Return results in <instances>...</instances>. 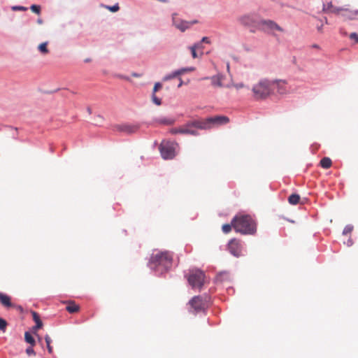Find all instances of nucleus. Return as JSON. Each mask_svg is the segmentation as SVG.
<instances>
[{"label":"nucleus","instance_id":"f257e3e1","mask_svg":"<svg viewBox=\"0 0 358 358\" xmlns=\"http://www.w3.org/2000/svg\"><path fill=\"white\" fill-rule=\"evenodd\" d=\"M172 259V255L169 252H157L152 255L148 266L155 271L156 275H162L171 268Z\"/></svg>","mask_w":358,"mask_h":358},{"label":"nucleus","instance_id":"f03ea898","mask_svg":"<svg viewBox=\"0 0 358 358\" xmlns=\"http://www.w3.org/2000/svg\"><path fill=\"white\" fill-rule=\"evenodd\" d=\"M232 226L236 232L243 234H254L256 232L255 221L250 215L235 216L232 220Z\"/></svg>","mask_w":358,"mask_h":358},{"label":"nucleus","instance_id":"7ed1b4c3","mask_svg":"<svg viewBox=\"0 0 358 358\" xmlns=\"http://www.w3.org/2000/svg\"><path fill=\"white\" fill-rule=\"evenodd\" d=\"M273 91V82L268 79H261L252 87L253 98L262 100L269 96Z\"/></svg>","mask_w":358,"mask_h":358},{"label":"nucleus","instance_id":"20e7f679","mask_svg":"<svg viewBox=\"0 0 358 358\" xmlns=\"http://www.w3.org/2000/svg\"><path fill=\"white\" fill-rule=\"evenodd\" d=\"M261 16L257 12L245 13L238 17V22L243 27L250 29L251 32H255L259 27Z\"/></svg>","mask_w":358,"mask_h":358},{"label":"nucleus","instance_id":"39448f33","mask_svg":"<svg viewBox=\"0 0 358 358\" xmlns=\"http://www.w3.org/2000/svg\"><path fill=\"white\" fill-rule=\"evenodd\" d=\"M178 144L176 142L163 141L159 146L162 157L164 159H171L176 155Z\"/></svg>","mask_w":358,"mask_h":358},{"label":"nucleus","instance_id":"423d86ee","mask_svg":"<svg viewBox=\"0 0 358 358\" xmlns=\"http://www.w3.org/2000/svg\"><path fill=\"white\" fill-rule=\"evenodd\" d=\"M204 273L199 269H192L189 271L187 277L189 284L192 288H201L204 283Z\"/></svg>","mask_w":358,"mask_h":358},{"label":"nucleus","instance_id":"0eeeda50","mask_svg":"<svg viewBox=\"0 0 358 358\" xmlns=\"http://www.w3.org/2000/svg\"><path fill=\"white\" fill-rule=\"evenodd\" d=\"M229 121V118L226 116L210 117L205 120L200 121V125L202 127L201 129H209L214 126L224 124Z\"/></svg>","mask_w":358,"mask_h":358},{"label":"nucleus","instance_id":"6e6552de","mask_svg":"<svg viewBox=\"0 0 358 358\" xmlns=\"http://www.w3.org/2000/svg\"><path fill=\"white\" fill-rule=\"evenodd\" d=\"M259 31L271 33V31L276 30L278 31H283V29L280 27L276 22L271 20L261 19L258 29Z\"/></svg>","mask_w":358,"mask_h":358},{"label":"nucleus","instance_id":"1a4fd4ad","mask_svg":"<svg viewBox=\"0 0 358 358\" xmlns=\"http://www.w3.org/2000/svg\"><path fill=\"white\" fill-rule=\"evenodd\" d=\"M209 301L208 296H195L189 301V304L195 313H198L205 309Z\"/></svg>","mask_w":358,"mask_h":358},{"label":"nucleus","instance_id":"9d476101","mask_svg":"<svg viewBox=\"0 0 358 358\" xmlns=\"http://www.w3.org/2000/svg\"><path fill=\"white\" fill-rule=\"evenodd\" d=\"M189 127H194L195 128L200 129L202 127L200 125V120L190 121L184 125L179 127L172 128L169 130L171 134H188V130Z\"/></svg>","mask_w":358,"mask_h":358},{"label":"nucleus","instance_id":"9b49d317","mask_svg":"<svg viewBox=\"0 0 358 358\" xmlns=\"http://www.w3.org/2000/svg\"><path fill=\"white\" fill-rule=\"evenodd\" d=\"M228 250L234 257H238L243 255V244L236 239H231L228 243Z\"/></svg>","mask_w":358,"mask_h":358},{"label":"nucleus","instance_id":"f8f14e48","mask_svg":"<svg viewBox=\"0 0 358 358\" xmlns=\"http://www.w3.org/2000/svg\"><path fill=\"white\" fill-rule=\"evenodd\" d=\"M172 23L176 28H177L182 32L185 31L190 27L189 22L177 18L176 13H173L172 15Z\"/></svg>","mask_w":358,"mask_h":358},{"label":"nucleus","instance_id":"ddd939ff","mask_svg":"<svg viewBox=\"0 0 358 358\" xmlns=\"http://www.w3.org/2000/svg\"><path fill=\"white\" fill-rule=\"evenodd\" d=\"M272 81L273 82V88L275 87L278 93L280 94H285L289 92L287 83L285 80H273Z\"/></svg>","mask_w":358,"mask_h":358},{"label":"nucleus","instance_id":"4468645a","mask_svg":"<svg viewBox=\"0 0 358 358\" xmlns=\"http://www.w3.org/2000/svg\"><path fill=\"white\" fill-rule=\"evenodd\" d=\"M224 78V76L222 73H217V75L213 76L211 77H205L203 80L210 79L211 80V84L214 87H223L222 80Z\"/></svg>","mask_w":358,"mask_h":358},{"label":"nucleus","instance_id":"2eb2a0df","mask_svg":"<svg viewBox=\"0 0 358 358\" xmlns=\"http://www.w3.org/2000/svg\"><path fill=\"white\" fill-rule=\"evenodd\" d=\"M116 128L117 130H119L120 131H123L127 134L134 133L138 129L137 126L130 125V124L117 125Z\"/></svg>","mask_w":358,"mask_h":358},{"label":"nucleus","instance_id":"dca6fc26","mask_svg":"<svg viewBox=\"0 0 358 358\" xmlns=\"http://www.w3.org/2000/svg\"><path fill=\"white\" fill-rule=\"evenodd\" d=\"M341 15L348 20H355L358 15V10H351L347 8Z\"/></svg>","mask_w":358,"mask_h":358},{"label":"nucleus","instance_id":"f3484780","mask_svg":"<svg viewBox=\"0 0 358 358\" xmlns=\"http://www.w3.org/2000/svg\"><path fill=\"white\" fill-rule=\"evenodd\" d=\"M185 70H186L185 69H180L171 72V73H169V74L166 75L163 78L162 80H163V81H167V80H171L173 78H175L177 76H178L181 75L182 73H183Z\"/></svg>","mask_w":358,"mask_h":358},{"label":"nucleus","instance_id":"a211bd4d","mask_svg":"<svg viewBox=\"0 0 358 358\" xmlns=\"http://www.w3.org/2000/svg\"><path fill=\"white\" fill-rule=\"evenodd\" d=\"M230 279V274L229 272L222 271L218 273L215 278L216 282H222Z\"/></svg>","mask_w":358,"mask_h":358},{"label":"nucleus","instance_id":"6ab92c4d","mask_svg":"<svg viewBox=\"0 0 358 358\" xmlns=\"http://www.w3.org/2000/svg\"><path fill=\"white\" fill-rule=\"evenodd\" d=\"M200 48H203V45L201 42L196 43L194 45H192V46L189 47V49L191 51L192 56L193 58L195 59V58L198 57V55H197L196 50V49H200Z\"/></svg>","mask_w":358,"mask_h":358},{"label":"nucleus","instance_id":"aec40b11","mask_svg":"<svg viewBox=\"0 0 358 358\" xmlns=\"http://www.w3.org/2000/svg\"><path fill=\"white\" fill-rule=\"evenodd\" d=\"M0 302L6 307H10L12 303L10 302V297L6 294L0 292Z\"/></svg>","mask_w":358,"mask_h":358},{"label":"nucleus","instance_id":"412c9836","mask_svg":"<svg viewBox=\"0 0 358 358\" xmlns=\"http://www.w3.org/2000/svg\"><path fill=\"white\" fill-rule=\"evenodd\" d=\"M33 320L36 323L34 329H40L43 326V323L40 319L39 315L36 312H32Z\"/></svg>","mask_w":358,"mask_h":358},{"label":"nucleus","instance_id":"4be33fe9","mask_svg":"<svg viewBox=\"0 0 358 358\" xmlns=\"http://www.w3.org/2000/svg\"><path fill=\"white\" fill-rule=\"evenodd\" d=\"M157 122L162 124L171 125L175 122V120L171 117H161L157 120Z\"/></svg>","mask_w":358,"mask_h":358},{"label":"nucleus","instance_id":"5701e85b","mask_svg":"<svg viewBox=\"0 0 358 358\" xmlns=\"http://www.w3.org/2000/svg\"><path fill=\"white\" fill-rule=\"evenodd\" d=\"M68 312L71 313H76L79 310V306L74 302H70L69 304L66 307Z\"/></svg>","mask_w":358,"mask_h":358},{"label":"nucleus","instance_id":"b1692460","mask_svg":"<svg viewBox=\"0 0 358 358\" xmlns=\"http://www.w3.org/2000/svg\"><path fill=\"white\" fill-rule=\"evenodd\" d=\"M300 196L299 194H292L288 198V201L292 205H296L299 202Z\"/></svg>","mask_w":358,"mask_h":358},{"label":"nucleus","instance_id":"393cba45","mask_svg":"<svg viewBox=\"0 0 358 358\" xmlns=\"http://www.w3.org/2000/svg\"><path fill=\"white\" fill-rule=\"evenodd\" d=\"M320 165L324 169H329L331 166V160L329 157H324L320 161Z\"/></svg>","mask_w":358,"mask_h":358},{"label":"nucleus","instance_id":"a878e982","mask_svg":"<svg viewBox=\"0 0 358 358\" xmlns=\"http://www.w3.org/2000/svg\"><path fill=\"white\" fill-rule=\"evenodd\" d=\"M24 339H25V341L27 343H29L31 346H34L35 345V340L29 332H28V331L25 332Z\"/></svg>","mask_w":358,"mask_h":358},{"label":"nucleus","instance_id":"bb28decb","mask_svg":"<svg viewBox=\"0 0 358 358\" xmlns=\"http://www.w3.org/2000/svg\"><path fill=\"white\" fill-rule=\"evenodd\" d=\"M231 86L234 87L237 90L244 88V87L249 90V87L245 85L243 83L229 84V85H226V87H231Z\"/></svg>","mask_w":358,"mask_h":358},{"label":"nucleus","instance_id":"cd10ccee","mask_svg":"<svg viewBox=\"0 0 358 358\" xmlns=\"http://www.w3.org/2000/svg\"><path fill=\"white\" fill-rule=\"evenodd\" d=\"M344 10H347V8L343 7H333L332 9L330 10V13H335L337 15H341V12H344Z\"/></svg>","mask_w":358,"mask_h":358},{"label":"nucleus","instance_id":"c85d7f7f","mask_svg":"<svg viewBox=\"0 0 358 358\" xmlns=\"http://www.w3.org/2000/svg\"><path fill=\"white\" fill-rule=\"evenodd\" d=\"M38 50L43 54H46L48 52V50L47 48V42L42 43L38 45Z\"/></svg>","mask_w":358,"mask_h":358},{"label":"nucleus","instance_id":"c756f323","mask_svg":"<svg viewBox=\"0 0 358 358\" xmlns=\"http://www.w3.org/2000/svg\"><path fill=\"white\" fill-rule=\"evenodd\" d=\"M334 7L331 2H329L327 4H323L322 11L325 13H330V10Z\"/></svg>","mask_w":358,"mask_h":358},{"label":"nucleus","instance_id":"7c9ffc66","mask_svg":"<svg viewBox=\"0 0 358 358\" xmlns=\"http://www.w3.org/2000/svg\"><path fill=\"white\" fill-rule=\"evenodd\" d=\"M152 101L157 106H160L162 104L161 99L158 98L154 93L152 94Z\"/></svg>","mask_w":358,"mask_h":358},{"label":"nucleus","instance_id":"2f4dec72","mask_svg":"<svg viewBox=\"0 0 358 358\" xmlns=\"http://www.w3.org/2000/svg\"><path fill=\"white\" fill-rule=\"evenodd\" d=\"M352 230H353V226L351 224H348L345 227V228L343 231V234L347 235V234L351 233Z\"/></svg>","mask_w":358,"mask_h":358},{"label":"nucleus","instance_id":"473e14b6","mask_svg":"<svg viewBox=\"0 0 358 358\" xmlns=\"http://www.w3.org/2000/svg\"><path fill=\"white\" fill-rule=\"evenodd\" d=\"M320 22H321V24L320 25H318L317 27V29L319 32H322V27H323V24L325 23V24H328V20H327V17H324V20H322V19H320L319 20Z\"/></svg>","mask_w":358,"mask_h":358},{"label":"nucleus","instance_id":"72a5a7b5","mask_svg":"<svg viewBox=\"0 0 358 358\" xmlns=\"http://www.w3.org/2000/svg\"><path fill=\"white\" fill-rule=\"evenodd\" d=\"M106 8L108 9L110 11L115 13V12H117L119 10L120 7H119L118 3H115V5L112 6H107Z\"/></svg>","mask_w":358,"mask_h":358},{"label":"nucleus","instance_id":"f704fd0d","mask_svg":"<svg viewBox=\"0 0 358 358\" xmlns=\"http://www.w3.org/2000/svg\"><path fill=\"white\" fill-rule=\"evenodd\" d=\"M6 326L7 322L4 319L0 317V330L5 331Z\"/></svg>","mask_w":358,"mask_h":358},{"label":"nucleus","instance_id":"c9c22d12","mask_svg":"<svg viewBox=\"0 0 358 358\" xmlns=\"http://www.w3.org/2000/svg\"><path fill=\"white\" fill-rule=\"evenodd\" d=\"M11 9L14 11H25L27 10L26 7L22 6H13Z\"/></svg>","mask_w":358,"mask_h":358},{"label":"nucleus","instance_id":"e433bc0d","mask_svg":"<svg viewBox=\"0 0 358 358\" xmlns=\"http://www.w3.org/2000/svg\"><path fill=\"white\" fill-rule=\"evenodd\" d=\"M30 8H31V10L34 13H35L36 14H39L40 12H41V7H40V6L33 4V5L31 6Z\"/></svg>","mask_w":358,"mask_h":358},{"label":"nucleus","instance_id":"4c0bfd02","mask_svg":"<svg viewBox=\"0 0 358 358\" xmlns=\"http://www.w3.org/2000/svg\"><path fill=\"white\" fill-rule=\"evenodd\" d=\"M231 227L232 226V224H225L222 226V231L224 234H227L229 233L231 229Z\"/></svg>","mask_w":358,"mask_h":358},{"label":"nucleus","instance_id":"58836bf2","mask_svg":"<svg viewBox=\"0 0 358 358\" xmlns=\"http://www.w3.org/2000/svg\"><path fill=\"white\" fill-rule=\"evenodd\" d=\"M195 129L196 128L194 127H189L188 130V134L192 136H198L199 134Z\"/></svg>","mask_w":358,"mask_h":358},{"label":"nucleus","instance_id":"ea45409f","mask_svg":"<svg viewBox=\"0 0 358 358\" xmlns=\"http://www.w3.org/2000/svg\"><path fill=\"white\" fill-rule=\"evenodd\" d=\"M161 87H162V84L160 83H156L153 87L152 93L155 94L159 90V89H160Z\"/></svg>","mask_w":358,"mask_h":358},{"label":"nucleus","instance_id":"a19ab883","mask_svg":"<svg viewBox=\"0 0 358 358\" xmlns=\"http://www.w3.org/2000/svg\"><path fill=\"white\" fill-rule=\"evenodd\" d=\"M26 352L28 355H35V352L33 349V346H31V347H29L26 349Z\"/></svg>","mask_w":358,"mask_h":358},{"label":"nucleus","instance_id":"79ce46f5","mask_svg":"<svg viewBox=\"0 0 358 358\" xmlns=\"http://www.w3.org/2000/svg\"><path fill=\"white\" fill-rule=\"evenodd\" d=\"M350 38L355 41L356 43H358V34L355 32L351 33L350 34Z\"/></svg>","mask_w":358,"mask_h":358},{"label":"nucleus","instance_id":"37998d69","mask_svg":"<svg viewBox=\"0 0 358 358\" xmlns=\"http://www.w3.org/2000/svg\"><path fill=\"white\" fill-rule=\"evenodd\" d=\"M103 121V117L101 116V115H98L97 117H96V120L95 122V124L96 125H99Z\"/></svg>","mask_w":358,"mask_h":358},{"label":"nucleus","instance_id":"c03bdc74","mask_svg":"<svg viewBox=\"0 0 358 358\" xmlns=\"http://www.w3.org/2000/svg\"><path fill=\"white\" fill-rule=\"evenodd\" d=\"M45 341L46 344H50L51 341H52L50 337L48 335H46L45 336Z\"/></svg>","mask_w":358,"mask_h":358},{"label":"nucleus","instance_id":"a18cd8bd","mask_svg":"<svg viewBox=\"0 0 358 358\" xmlns=\"http://www.w3.org/2000/svg\"><path fill=\"white\" fill-rule=\"evenodd\" d=\"M118 78H122V79H124V80H128V81H130L131 79L128 77V76H123V75H118L117 76Z\"/></svg>","mask_w":358,"mask_h":358},{"label":"nucleus","instance_id":"49530a36","mask_svg":"<svg viewBox=\"0 0 358 358\" xmlns=\"http://www.w3.org/2000/svg\"><path fill=\"white\" fill-rule=\"evenodd\" d=\"M200 42H201V43H202L203 42L206 43H210V41H209V38H208V37H206V36H205V37H203V38H202V39H201V41Z\"/></svg>","mask_w":358,"mask_h":358},{"label":"nucleus","instance_id":"de8ad7c7","mask_svg":"<svg viewBox=\"0 0 358 358\" xmlns=\"http://www.w3.org/2000/svg\"><path fill=\"white\" fill-rule=\"evenodd\" d=\"M348 247L352 245L353 241L351 238H349L346 243H345Z\"/></svg>","mask_w":358,"mask_h":358},{"label":"nucleus","instance_id":"09e8293b","mask_svg":"<svg viewBox=\"0 0 358 358\" xmlns=\"http://www.w3.org/2000/svg\"><path fill=\"white\" fill-rule=\"evenodd\" d=\"M47 348L50 354L52 353V348L50 344H47Z\"/></svg>","mask_w":358,"mask_h":358},{"label":"nucleus","instance_id":"8fccbe9b","mask_svg":"<svg viewBox=\"0 0 358 358\" xmlns=\"http://www.w3.org/2000/svg\"><path fill=\"white\" fill-rule=\"evenodd\" d=\"M131 76L133 77L140 78V77H141L142 75L141 73H132Z\"/></svg>","mask_w":358,"mask_h":358},{"label":"nucleus","instance_id":"3c124183","mask_svg":"<svg viewBox=\"0 0 358 358\" xmlns=\"http://www.w3.org/2000/svg\"><path fill=\"white\" fill-rule=\"evenodd\" d=\"M186 70L185 71V72L186 71H194V67H189V68H185Z\"/></svg>","mask_w":358,"mask_h":358},{"label":"nucleus","instance_id":"603ef678","mask_svg":"<svg viewBox=\"0 0 358 358\" xmlns=\"http://www.w3.org/2000/svg\"><path fill=\"white\" fill-rule=\"evenodd\" d=\"M37 22H38V24H42V23H43V20H42V19L38 18V19L37 20Z\"/></svg>","mask_w":358,"mask_h":358},{"label":"nucleus","instance_id":"864d4df0","mask_svg":"<svg viewBox=\"0 0 358 358\" xmlns=\"http://www.w3.org/2000/svg\"><path fill=\"white\" fill-rule=\"evenodd\" d=\"M182 80H181V78H180V83L178 84V87L182 86Z\"/></svg>","mask_w":358,"mask_h":358},{"label":"nucleus","instance_id":"5fc2aeb1","mask_svg":"<svg viewBox=\"0 0 358 358\" xmlns=\"http://www.w3.org/2000/svg\"><path fill=\"white\" fill-rule=\"evenodd\" d=\"M87 112L90 114L92 113V110L90 108H87Z\"/></svg>","mask_w":358,"mask_h":358},{"label":"nucleus","instance_id":"6e6d98bb","mask_svg":"<svg viewBox=\"0 0 358 358\" xmlns=\"http://www.w3.org/2000/svg\"><path fill=\"white\" fill-rule=\"evenodd\" d=\"M227 69L228 71H229V63L227 65Z\"/></svg>","mask_w":358,"mask_h":358},{"label":"nucleus","instance_id":"4d7b16f0","mask_svg":"<svg viewBox=\"0 0 358 358\" xmlns=\"http://www.w3.org/2000/svg\"><path fill=\"white\" fill-rule=\"evenodd\" d=\"M313 48H318V46H317V45H313Z\"/></svg>","mask_w":358,"mask_h":358},{"label":"nucleus","instance_id":"13d9d810","mask_svg":"<svg viewBox=\"0 0 358 358\" xmlns=\"http://www.w3.org/2000/svg\"><path fill=\"white\" fill-rule=\"evenodd\" d=\"M357 20H358V17H357Z\"/></svg>","mask_w":358,"mask_h":358}]
</instances>
